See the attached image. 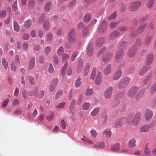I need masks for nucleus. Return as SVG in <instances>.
<instances>
[{
  "mask_svg": "<svg viewBox=\"0 0 156 156\" xmlns=\"http://www.w3.org/2000/svg\"><path fill=\"white\" fill-rule=\"evenodd\" d=\"M141 117V113L140 112L130 113L126 119V122L130 125L137 126Z\"/></svg>",
  "mask_w": 156,
  "mask_h": 156,
  "instance_id": "obj_1",
  "label": "nucleus"
},
{
  "mask_svg": "<svg viewBox=\"0 0 156 156\" xmlns=\"http://www.w3.org/2000/svg\"><path fill=\"white\" fill-rule=\"evenodd\" d=\"M142 41L139 39H137L133 47L131 48L128 52V56L130 58L133 57L135 54L136 50L140 47L142 44Z\"/></svg>",
  "mask_w": 156,
  "mask_h": 156,
  "instance_id": "obj_2",
  "label": "nucleus"
},
{
  "mask_svg": "<svg viewBox=\"0 0 156 156\" xmlns=\"http://www.w3.org/2000/svg\"><path fill=\"white\" fill-rule=\"evenodd\" d=\"M131 81V79L128 77L123 78L118 84L117 87L118 89H122L127 87Z\"/></svg>",
  "mask_w": 156,
  "mask_h": 156,
  "instance_id": "obj_3",
  "label": "nucleus"
},
{
  "mask_svg": "<svg viewBox=\"0 0 156 156\" xmlns=\"http://www.w3.org/2000/svg\"><path fill=\"white\" fill-rule=\"evenodd\" d=\"M139 89V87L136 86L132 87L127 93V96L130 98H133L136 94Z\"/></svg>",
  "mask_w": 156,
  "mask_h": 156,
  "instance_id": "obj_4",
  "label": "nucleus"
},
{
  "mask_svg": "<svg viewBox=\"0 0 156 156\" xmlns=\"http://www.w3.org/2000/svg\"><path fill=\"white\" fill-rule=\"evenodd\" d=\"M68 39L71 44L75 42L76 41V33L74 29H72L68 34Z\"/></svg>",
  "mask_w": 156,
  "mask_h": 156,
  "instance_id": "obj_5",
  "label": "nucleus"
},
{
  "mask_svg": "<svg viewBox=\"0 0 156 156\" xmlns=\"http://www.w3.org/2000/svg\"><path fill=\"white\" fill-rule=\"evenodd\" d=\"M140 5L141 2L139 1L132 2L130 4L129 10L132 12H135L137 10L138 8L140 6Z\"/></svg>",
  "mask_w": 156,
  "mask_h": 156,
  "instance_id": "obj_6",
  "label": "nucleus"
},
{
  "mask_svg": "<svg viewBox=\"0 0 156 156\" xmlns=\"http://www.w3.org/2000/svg\"><path fill=\"white\" fill-rule=\"evenodd\" d=\"M114 88L112 86H109L107 87L104 94L103 95L105 98L106 99H108L111 97L113 92Z\"/></svg>",
  "mask_w": 156,
  "mask_h": 156,
  "instance_id": "obj_7",
  "label": "nucleus"
},
{
  "mask_svg": "<svg viewBox=\"0 0 156 156\" xmlns=\"http://www.w3.org/2000/svg\"><path fill=\"white\" fill-rule=\"evenodd\" d=\"M107 22L105 20H103L101 23L98 29L99 33L103 34L106 32L107 28Z\"/></svg>",
  "mask_w": 156,
  "mask_h": 156,
  "instance_id": "obj_8",
  "label": "nucleus"
},
{
  "mask_svg": "<svg viewBox=\"0 0 156 156\" xmlns=\"http://www.w3.org/2000/svg\"><path fill=\"white\" fill-rule=\"evenodd\" d=\"M153 114L152 110L149 109H146L144 112V116L146 121H149L153 117Z\"/></svg>",
  "mask_w": 156,
  "mask_h": 156,
  "instance_id": "obj_9",
  "label": "nucleus"
},
{
  "mask_svg": "<svg viewBox=\"0 0 156 156\" xmlns=\"http://www.w3.org/2000/svg\"><path fill=\"white\" fill-rule=\"evenodd\" d=\"M113 53H108L104 55L102 58V61L104 63H106L110 60L113 57Z\"/></svg>",
  "mask_w": 156,
  "mask_h": 156,
  "instance_id": "obj_10",
  "label": "nucleus"
},
{
  "mask_svg": "<svg viewBox=\"0 0 156 156\" xmlns=\"http://www.w3.org/2000/svg\"><path fill=\"white\" fill-rule=\"evenodd\" d=\"M94 44L92 43H90L88 45L86 50L87 54L89 56H91L93 53Z\"/></svg>",
  "mask_w": 156,
  "mask_h": 156,
  "instance_id": "obj_11",
  "label": "nucleus"
},
{
  "mask_svg": "<svg viewBox=\"0 0 156 156\" xmlns=\"http://www.w3.org/2000/svg\"><path fill=\"white\" fill-rule=\"evenodd\" d=\"M123 50H119L117 52L115 59V61L116 62H119L121 60L123 56Z\"/></svg>",
  "mask_w": 156,
  "mask_h": 156,
  "instance_id": "obj_12",
  "label": "nucleus"
},
{
  "mask_svg": "<svg viewBox=\"0 0 156 156\" xmlns=\"http://www.w3.org/2000/svg\"><path fill=\"white\" fill-rule=\"evenodd\" d=\"M122 74L121 70L120 69H119L114 74L112 77L113 80L115 81L118 80L121 76Z\"/></svg>",
  "mask_w": 156,
  "mask_h": 156,
  "instance_id": "obj_13",
  "label": "nucleus"
},
{
  "mask_svg": "<svg viewBox=\"0 0 156 156\" xmlns=\"http://www.w3.org/2000/svg\"><path fill=\"white\" fill-rule=\"evenodd\" d=\"M125 121V119L124 118L119 119L115 123L114 125V127L116 129H119L122 126Z\"/></svg>",
  "mask_w": 156,
  "mask_h": 156,
  "instance_id": "obj_14",
  "label": "nucleus"
},
{
  "mask_svg": "<svg viewBox=\"0 0 156 156\" xmlns=\"http://www.w3.org/2000/svg\"><path fill=\"white\" fill-rule=\"evenodd\" d=\"M35 58L34 57H32L30 58L28 65V69L29 70H31L33 69L35 66Z\"/></svg>",
  "mask_w": 156,
  "mask_h": 156,
  "instance_id": "obj_15",
  "label": "nucleus"
},
{
  "mask_svg": "<svg viewBox=\"0 0 156 156\" xmlns=\"http://www.w3.org/2000/svg\"><path fill=\"white\" fill-rule=\"evenodd\" d=\"M102 81L101 73L100 71L98 72V73L95 80V83L97 86H99Z\"/></svg>",
  "mask_w": 156,
  "mask_h": 156,
  "instance_id": "obj_16",
  "label": "nucleus"
},
{
  "mask_svg": "<svg viewBox=\"0 0 156 156\" xmlns=\"http://www.w3.org/2000/svg\"><path fill=\"white\" fill-rule=\"evenodd\" d=\"M105 41V38L101 37L98 38L96 41L95 44L97 47H101L104 43Z\"/></svg>",
  "mask_w": 156,
  "mask_h": 156,
  "instance_id": "obj_17",
  "label": "nucleus"
},
{
  "mask_svg": "<svg viewBox=\"0 0 156 156\" xmlns=\"http://www.w3.org/2000/svg\"><path fill=\"white\" fill-rule=\"evenodd\" d=\"M112 65L111 64H108L103 70V73L105 75H108L112 72Z\"/></svg>",
  "mask_w": 156,
  "mask_h": 156,
  "instance_id": "obj_18",
  "label": "nucleus"
},
{
  "mask_svg": "<svg viewBox=\"0 0 156 156\" xmlns=\"http://www.w3.org/2000/svg\"><path fill=\"white\" fill-rule=\"evenodd\" d=\"M145 91V89H143L140 90L138 93L136 94L135 99L136 101H138L143 96Z\"/></svg>",
  "mask_w": 156,
  "mask_h": 156,
  "instance_id": "obj_19",
  "label": "nucleus"
},
{
  "mask_svg": "<svg viewBox=\"0 0 156 156\" xmlns=\"http://www.w3.org/2000/svg\"><path fill=\"white\" fill-rule=\"evenodd\" d=\"M149 69L147 66H145L141 68L138 73V75L139 76H143Z\"/></svg>",
  "mask_w": 156,
  "mask_h": 156,
  "instance_id": "obj_20",
  "label": "nucleus"
},
{
  "mask_svg": "<svg viewBox=\"0 0 156 156\" xmlns=\"http://www.w3.org/2000/svg\"><path fill=\"white\" fill-rule=\"evenodd\" d=\"M136 140L134 138L130 139L128 142L127 146L129 148H134L136 147Z\"/></svg>",
  "mask_w": 156,
  "mask_h": 156,
  "instance_id": "obj_21",
  "label": "nucleus"
},
{
  "mask_svg": "<svg viewBox=\"0 0 156 156\" xmlns=\"http://www.w3.org/2000/svg\"><path fill=\"white\" fill-rule=\"evenodd\" d=\"M120 34V32L118 31H114L110 34L109 37V39L110 40H113L118 37Z\"/></svg>",
  "mask_w": 156,
  "mask_h": 156,
  "instance_id": "obj_22",
  "label": "nucleus"
},
{
  "mask_svg": "<svg viewBox=\"0 0 156 156\" xmlns=\"http://www.w3.org/2000/svg\"><path fill=\"white\" fill-rule=\"evenodd\" d=\"M153 59V55L152 54H149L147 56L146 58V64L147 65H150Z\"/></svg>",
  "mask_w": 156,
  "mask_h": 156,
  "instance_id": "obj_23",
  "label": "nucleus"
},
{
  "mask_svg": "<svg viewBox=\"0 0 156 156\" xmlns=\"http://www.w3.org/2000/svg\"><path fill=\"white\" fill-rule=\"evenodd\" d=\"M149 129L147 125L141 126L140 129V131L141 133H146L149 131Z\"/></svg>",
  "mask_w": 156,
  "mask_h": 156,
  "instance_id": "obj_24",
  "label": "nucleus"
},
{
  "mask_svg": "<svg viewBox=\"0 0 156 156\" xmlns=\"http://www.w3.org/2000/svg\"><path fill=\"white\" fill-rule=\"evenodd\" d=\"M105 143L104 142H101L96 144L95 145L92 146V148H102L104 147Z\"/></svg>",
  "mask_w": 156,
  "mask_h": 156,
  "instance_id": "obj_25",
  "label": "nucleus"
},
{
  "mask_svg": "<svg viewBox=\"0 0 156 156\" xmlns=\"http://www.w3.org/2000/svg\"><path fill=\"white\" fill-rule=\"evenodd\" d=\"M120 148L119 145L117 143L112 145L111 147V150L113 152H116L118 151Z\"/></svg>",
  "mask_w": 156,
  "mask_h": 156,
  "instance_id": "obj_26",
  "label": "nucleus"
},
{
  "mask_svg": "<svg viewBox=\"0 0 156 156\" xmlns=\"http://www.w3.org/2000/svg\"><path fill=\"white\" fill-rule=\"evenodd\" d=\"M100 110V108L98 107L94 108L90 112V115L92 116H94L97 115L99 113Z\"/></svg>",
  "mask_w": 156,
  "mask_h": 156,
  "instance_id": "obj_27",
  "label": "nucleus"
},
{
  "mask_svg": "<svg viewBox=\"0 0 156 156\" xmlns=\"http://www.w3.org/2000/svg\"><path fill=\"white\" fill-rule=\"evenodd\" d=\"M149 143H147L145 145L144 148V153L145 155L149 156L150 153L151 151L149 148Z\"/></svg>",
  "mask_w": 156,
  "mask_h": 156,
  "instance_id": "obj_28",
  "label": "nucleus"
},
{
  "mask_svg": "<svg viewBox=\"0 0 156 156\" xmlns=\"http://www.w3.org/2000/svg\"><path fill=\"white\" fill-rule=\"evenodd\" d=\"M70 105L69 107V109L70 111L73 110L76 104V98H73L72 99Z\"/></svg>",
  "mask_w": 156,
  "mask_h": 156,
  "instance_id": "obj_29",
  "label": "nucleus"
},
{
  "mask_svg": "<svg viewBox=\"0 0 156 156\" xmlns=\"http://www.w3.org/2000/svg\"><path fill=\"white\" fill-rule=\"evenodd\" d=\"M90 104L88 102H84L82 105V109L84 110H87L90 107Z\"/></svg>",
  "mask_w": 156,
  "mask_h": 156,
  "instance_id": "obj_30",
  "label": "nucleus"
},
{
  "mask_svg": "<svg viewBox=\"0 0 156 156\" xmlns=\"http://www.w3.org/2000/svg\"><path fill=\"white\" fill-rule=\"evenodd\" d=\"M108 118V116L106 115L103 114L102 115L101 119V121L102 122L103 124H106L107 122Z\"/></svg>",
  "mask_w": 156,
  "mask_h": 156,
  "instance_id": "obj_31",
  "label": "nucleus"
},
{
  "mask_svg": "<svg viewBox=\"0 0 156 156\" xmlns=\"http://www.w3.org/2000/svg\"><path fill=\"white\" fill-rule=\"evenodd\" d=\"M90 67V65L88 63H87L85 67L84 72V75L85 76H87L89 72Z\"/></svg>",
  "mask_w": 156,
  "mask_h": 156,
  "instance_id": "obj_32",
  "label": "nucleus"
},
{
  "mask_svg": "<svg viewBox=\"0 0 156 156\" xmlns=\"http://www.w3.org/2000/svg\"><path fill=\"white\" fill-rule=\"evenodd\" d=\"M126 41H123L120 44L119 47V50H122L124 51V49L126 47Z\"/></svg>",
  "mask_w": 156,
  "mask_h": 156,
  "instance_id": "obj_33",
  "label": "nucleus"
},
{
  "mask_svg": "<svg viewBox=\"0 0 156 156\" xmlns=\"http://www.w3.org/2000/svg\"><path fill=\"white\" fill-rule=\"evenodd\" d=\"M147 24L145 23L143 24L140 25L138 27V32L139 33H141L144 30V28L147 26Z\"/></svg>",
  "mask_w": 156,
  "mask_h": 156,
  "instance_id": "obj_34",
  "label": "nucleus"
},
{
  "mask_svg": "<svg viewBox=\"0 0 156 156\" xmlns=\"http://www.w3.org/2000/svg\"><path fill=\"white\" fill-rule=\"evenodd\" d=\"M2 63L5 69H7L8 67V63L5 58H3L2 60Z\"/></svg>",
  "mask_w": 156,
  "mask_h": 156,
  "instance_id": "obj_35",
  "label": "nucleus"
},
{
  "mask_svg": "<svg viewBox=\"0 0 156 156\" xmlns=\"http://www.w3.org/2000/svg\"><path fill=\"white\" fill-rule=\"evenodd\" d=\"M154 0H149L147 4V6L148 8H152L154 4Z\"/></svg>",
  "mask_w": 156,
  "mask_h": 156,
  "instance_id": "obj_36",
  "label": "nucleus"
},
{
  "mask_svg": "<svg viewBox=\"0 0 156 156\" xmlns=\"http://www.w3.org/2000/svg\"><path fill=\"white\" fill-rule=\"evenodd\" d=\"M156 91V82L154 83L150 89V93L151 94H153Z\"/></svg>",
  "mask_w": 156,
  "mask_h": 156,
  "instance_id": "obj_37",
  "label": "nucleus"
},
{
  "mask_svg": "<svg viewBox=\"0 0 156 156\" xmlns=\"http://www.w3.org/2000/svg\"><path fill=\"white\" fill-rule=\"evenodd\" d=\"M104 135L108 138H110L111 136V132L110 130L109 129H106L103 132Z\"/></svg>",
  "mask_w": 156,
  "mask_h": 156,
  "instance_id": "obj_38",
  "label": "nucleus"
},
{
  "mask_svg": "<svg viewBox=\"0 0 156 156\" xmlns=\"http://www.w3.org/2000/svg\"><path fill=\"white\" fill-rule=\"evenodd\" d=\"M93 94V89H89L88 88L86 91L85 95L87 96H89Z\"/></svg>",
  "mask_w": 156,
  "mask_h": 156,
  "instance_id": "obj_39",
  "label": "nucleus"
},
{
  "mask_svg": "<svg viewBox=\"0 0 156 156\" xmlns=\"http://www.w3.org/2000/svg\"><path fill=\"white\" fill-rule=\"evenodd\" d=\"M13 26L14 30L16 31H19L20 30V27L17 22L15 21H14Z\"/></svg>",
  "mask_w": 156,
  "mask_h": 156,
  "instance_id": "obj_40",
  "label": "nucleus"
},
{
  "mask_svg": "<svg viewBox=\"0 0 156 156\" xmlns=\"http://www.w3.org/2000/svg\"><path fill=\"white\" fill-rule=\"evenodd\" d=\"M32 22L30 19L27 20L24 23V26L27 28H29L31 26Z\"/></svg>",
  "mask_w": 156,
  "mask_h": 156,
  "instance_id": "obj_41",
  "label": "nucleus"
},
{
  "mask_svg": "<svg viewBox=\"0 0 156 156\" xmlns=\"http://www.w3.org/2000/svg\"><path fill=\"white\" fill-rule=\"evenodd\" d=\"M63 94V91L61 90H58L56 93L55 95V99H58L61 96H62Z\"/></svg>",
  "mask_w": 156,
  "mask_h": 156,
  "instance_id": "obj_42",
  "label": "nucleus"
},
{
  "mask_svg": "<svg viewBox=\"0 0 156 156\" xmlns=\"http://www.w3.org/2000/svg\"><path fill=\"white\" fill-rule=\"evenodd\" d=\"M81 140L86 142L87 144H93L94 143L93 142L90 140L89 139L86 138L85 137H84L83 138H81Z\"/></svg>",
  "mask_w": 156,
  "mask_h": 156,
  "instance_id": "obj_43",
  "label": "nucleus"
},
{
  "mask_svg": "<svg viewBox=\"0 0 156 156\" xmlns=\"http://www.w3.org/2000/svg\"><path fill=\"white\" fill-rule=\"evenodd\" d=\"M153 38V36H150L147 37L145 41V44L146 45H148L150 43L151 41Z\"/></svg>",
  "mask_w": 156,
  "mask_h": 156,
  "instance_id": "obj_44",
  "label": "nucleus"
},
{
  "mask_svg": "<svg viewBox=\"0 0 156 156\" xmlns=\"http://www.w3.org/2000/svg\"><path fill=\"white\" fill-rule=\"evenodd\" d=\"M96 69L95 68H94L92 71L91 75L90 76V79H92L93 80L94 79L95 75H96Z\"/></svg>",
  "mask_w": 156,
  "mask_h": 156,
  "instance_id": "obj_45",
  "label": "nucleus"
},
{
  "mask_svg": "<svg viewBox=\"0 0 156 156\" xmlns=\"http://www.w3.org/2000/svg\"><path fill=\"white\" fill-rule=\"evenodd\" d=\"M35 1L33 0H29L28 3V6L29 8L32 9L34 6Z\"/></svg>",
  "mask_w": 156,
  "mask_h": 156,
  "instance_id": "obj_46",
  "label": "nucleus"
},
{
  "mask_svg": "<svg viewBox=\"0 0 156 156\" xmlns=\"http://www.w3.org/2000/svg\"><path fill=\"white\" fill-rule=\"evenodd\" d=\"M43 27L45 30H47L48 29L49 27V22L48 20H45L44 21Z\"/></svg>",
  "mask_w": 156,
  "mask_h": 156,
  "instance_id": "obj_47",
  "label": "nucleus"
},
{
  "mask_svg": "<svg viewBox=\"0 0 156 156\" xmlns=\"http://www.w3.org/2000/svg\"><path fill=\"white\" fill-rule=\"evenodd\" d=\"M9 100V98H7L4 100L2 105V106L4 108H6L8 106Z\"/></svg>",
  "mask_w": 156,
  "mask_h": 156,
  "instance_id": "obj_48",
  "label": "nucleus"
},
{
  "mask_svg": "<svg viewBox=\"0 0 156 156\" xmlns=\"http://www.w3.org/2000/svg\"><path fill=\"white\" fill-rule=\"evenodd\" d=\"M106 47H104L100 50L97 53V56L99 57L102 55L106 50Z\"/></svg>",
  "mask_w": 156,
  "mask_h": 156,
  "instance_id": "obj_49",
  "label": "nucleus"
},
{
  "mask_svg": "<svg viewBox=\"0 0 156 156\" xmlns=\"http://www.w3.org/2000/svg\"><path fill=\"white\" fill-rule=\"evenodd\" d=\"M51 5V3L50 2L47 3L45 5L44 10L48 12L50 10Z\"/></svg>",
  "mask_w": 156,
  "mask_h": 156,
  "instance_id": "obj_50",
  "label": "nucleus"
},
{
  "mask_svg": "<svg viewBox=\"0 0 156 156\" xmlns=\"http://www.w3.org/2000/svg\"><path fill=\"white\" fill-rule=\"evenodd\" d=\"M68 65V64L67 62H66V63L64 64V66L62 67V69L61 71V74L62 76H64L65 75V70L66 69Z\"/></svg>",
  "mask_w": 156,
  "mask_h": 156,
  "instance_id": "obj_51",
  "label": "nucleus"
},
{
  "mask_svg": "<svg viewBox=\"0 0 156 156\" xmlns=\"http://www.w3.org/2000/svg\"><path fill=\"white\" fill-rule=\"evenodd\" d=\"M52 40V35L51 33H49L47 37V41L48 42H51Z\"/></svg>",
  "mask_w": 156,
  "mask_h": 156,
  "instance_id": "obj_52",
  "label": "nucleus"
},
{
  "mask_svg": "<svg viewBox=\"0 0 156 156\" xmlns=\"http://www.w3.org/2000/svg\"><path fill=\"white\" fill-rule=\"evenodd\" d=\"M91 18V15L90 14L86 15L84 18V21L86 22H89Z\"/></svg>",
  "mask_w": 156,
  "mask_h": 156,
  "instance_id": "obj_53",
  "label": "nucleus"
},
{
  "mask_svg": "<svg viewBox=\"0 0 156 156\" xmlns=\"http://www.w3.org/2000/svg\"><path fill=\"white\" fill-rule=\"evenodd\" d=\"M27 78L32 85H34L35 84V82L33 76H27Z\"/></svg>",
  "mask_w": 156,
  "mask_h": 156,
  "instance_id": "obj_54",
  "label": "nucleus"
},
{
  "mask_svg": "<svg viewBox=\"0 0 156 156\" xmlns=\"http://www.w3.org/2000/svg\"><path fill=\"white\" fill-rule=\"evenodd\" d=\"M69 57V56L68 54H64L62 57V62H67V61Z\"/></svg>",
  "mask_w": 156,
  "mask_h": 156,
  "instance_id": "obj_55",
  "label": "nucleus"
},
{
  "mask_svg": "<svg viewBox=\"0 0 156 156\" xmlns=\"http://www.w3.org/2000/svg\"><path fill=\"white\" fill-rule=\"evenodd\" d=\"M76 2V0H72L68 5V7L70 9L73 7Z\"/></svg>",
  "mask_w": 156,
  "mask_h": 156,
  "instance_id": "obj_56",
  "label": "nucleus"
},
{
  "mask_svg": "<svg viewBox=\"0 0 156 156\" xmlns=\"http://www.w3.org/2000/svg\"><path fill=\"white\" fill-rule=\"evenodd\" d=\"M116 16V12H115L112 14L108 17V19L110 20H112L115 19Z\"/></svg>",
  "mask_w": 156,
  "mask_h": 156,
  "instance_id": "obj_57",
  "label": "nucleus"
},
{
  "mask_svg": "<svg viewBox=\"0 0 156 156\" xmlns=\"http://www.w3.org/2000/svg\"><path fill=\"white\" fill-rule=\"evenodd\" d=\"M119 23V22H112L109 24V27L111 29L117 26Z\"/></svg>",
  "mask_w": 156,
  "mask_h": 156,
  "instance_id": "obj_58",
  "label": "nucleus"
},
{
  "mask_svg": "<svg viewBox=\"0 0 156 156\" xmlns=\"http://www.w3.org/2000/svg\"><path fill=\"white\" fill-rule=\"evenodd\" d=\"M54 117V114L51 113L46 116V119L49 121H51L53 119Z\"/></svg>",
  "mask_w": 156,
  "mask_h": 156,
  "instance_id": "obj_59",
  "label": "nucleus"
},
{
  "mask_svg": "<svg viewBox=\"0 0 156 156\" xmlns=\"http://www.w3.org/2000/svg\"><path fill=\"white\" fill-rule=\"evenodd\" d=\"M17 1L16 0L12 5V10L13 11H16L18 9L17 6Z\"/></svg>",
  "mask_w": 156,
  "mask_h": 156,
  "instance_id": "obj_60",
  "label": "nucleus"
},
{
  "mask_svg": "<svg viewBox=\"0 0 156 156\" xmlns=\"http://www.w3.org/2000/svg\"><path fill=\"white\" fill-rule=\"evenodd\" d=\"M64 52V49L63 47L61 46L58 49L57 53L59 55H62Z\"/></svg>",
  "mask_w": 156,
  "mask_h": 156,
  "instance_id": "obj_61",
  "label": "nucleus"
},
{
  "mask_svg": "<svg viewBox=\"0 0 156 156\" xmlns=\"http://www.w3.org/2000/svg\"><path fill=\"white\" fill-rule=\"evenodd\" d=\"M6 16V11L5 9L0 11V18L5 17Z\"/></svg>",
  "mask_w": 156,
  "mask_h": 156,
  "instance_id": "obj_62",
  "label": "nucleus"
},
{
  "mask_svg": "<svg viewBox=\"0 0 156 156\" xmlns=\"http://www.w3.org/2000/svg\"><path fill=\"white\" fill-rule=\"evenodd\" d=\"M77 54L78 52L76 51L74 52L73 53L71 57V60L72 61H74L75 60L77 55Z\"/></svg>",
  "mask_w": 156,
  "mask_h": 156,
  "instance_id": "obj_63",
  "label": "nucleus"
},
{
  "mask_svg": "<svg viewBox=\"0 0 156 156\" xmlns=\"http://www.w3.org/2000/svg\"><path fill=\"white\" fill-rule=\"evenodd\" d=\"M48 66L49 67L48 70L49 72L50 73H53L54 71V69L53 67L52 64L51 63H50L49 64Z\"/></svg>",
  "mask_w": 156,
  "mask_h": 156,
  "instance_id": "obj_64",
  "label": "nucleus"
}]
</instances>
